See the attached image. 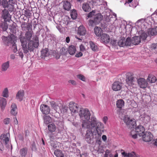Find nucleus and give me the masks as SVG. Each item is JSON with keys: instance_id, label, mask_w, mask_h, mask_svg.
I'll list each match as a JSON object with an SVG mask.
<instances>
[{"instance_id": "obj_11", "label": "nucleus", "mask_w": 157, "mask_h": 157, "mask_svg": "<svg viewBox=\"0 0 157 157\" xmlns=\"http://www.w3.org/2000/svg\"><path fill=\"white\" fill-rule=\"evenodd\" d=\"M50 103L52 108L54 110L53 112L51 110V114L56 117H57L59 115V113L57 112V111L59 109V106L54 101L50 102Z\"/></svg>"}, {"instance_id": "obj_21", "label": "nucleus", "mask_w": 157, "mask_h": 157, "mask_svg": "<svg viewBox=\"0 0 157 157\" xmlns=\"http://www.w3.org/2000/svg\"><path fill=\"white\" fill-rule=\"evenodd\" d=\"M156 79L157 78L154 75L151 74H149L148 76L147 81V82L150 83H152L156 81Z\"/></svg>"}, {"instance_id": "obj_24", "label": "nucleus", "mask_w": 157, "mask_h": 157, "mask_svg": "<svg viewBox=\"0 0 157 157\" xmlns=\"http://www.w3.org/2000/svg\"><path fill=\"white\" fill-rule=\"evenodd\" d=\"M7 104V101L6 99L3 98H0V106L1 109L3 110Z\"/></svg>"}, {"instance_id": "obj_14", "label": "nucleus", "mask_w": 157, "mask_h": 157, "mask_svg": "<svg viewBox=\"0 0 157 157\" xmlns=\"http://www.w3.org/2000/svg\"><path fill=\"white\" fill-rule=\"evenodd\" d=\"M110 40V36L107 33H102L100 37V40L102 43L108 44Z\"/></svg>"}, {"instance_id": "obj_26", "label": "nucleus", "mask_w": 157, "mask_h": 157, "mask_svg": "<svg viewBox=\"0 0 157 157\" xmlns=\"http://www.w3.org/2000/svg\"><path fill=\"white\" fill-rule=\"evenodd\" d=\"M132 44L136 45L139 44L141 42V39L140 36H135L132 38Z\"/></svg>"}, {"instance_id": "obj_47", "label": "nucleus", "mask_w": 157, "mask_h": 157, "mask_svg": "<svg viewBox=\"0 0 157 157\" xmlns=\"http://www.w3.org/2000/svg\"><path fill=\"white\" fill-rule=\"evenodd\" d=\"M69 22V18L68 16H65L64 18L63 23L65 25H67Z\"/></svg>"}, {"instance_id": "obj_36", "label": "nucleus", "mask_w": 157, "mask_h": 157, "mask_svg": "<svg viewBox=\"0 0 157 157\" xmlns=\"http://www.w3.org/2000/svg\"><path fill=\"white\" fill-rule=\"evenodd\" d=\"M48 130L51 132H54L56 130V127L53 124H49L48 125Z\"/></svg>"}, {"instance_id": "obj_6", "label": "nucleus", "mask_w": 157, "mask_h": 157, "mask_svg": "<svg viewBox=\"0 0 157 157\" xmlns=\"http://www.w3.org/2000/svg\"><path fill=\"white\" fill-rule=\"evenodd\" d=\"M123 121L127 126L130 128H132L136 126V122L135 120L128 115L124 116Z\"/></svg>"}, {"instance_id": "obj_28", "label": "nucleus", "mask_w": 157, "mask_h": 157, "mask_svg": "<svg viewBox=\"0 0 157 157\" xmlns=\"http://www.w3.org/2000/svg\"><path fill=\"white\" fill-rule=\"evenodd\" d=\"M124 102L123 100L120 99L116 101V106L117 108L121 109L124 106Z\"/></svg>"}, {"instance_id": "obj_18", "label": "nucleus", "mask_w": 157, "mask_h": 157, "mask_svg": "<svg viewBox=\"0 0 157 157\" xmlns=\"http://www.w3.org/2000/svg\"><path fill=\"white\" fill-rule=\"evenodd\" d=\"M122 83L118 81L114 82L112 85V89L115 91L120 90L122 87Z\"/></svg>"}, {"instance_id": "obj_60", "label": "nucleus", "mask_w": 157, "mask_h": 157, "mask_svg": "<svg viewBox=\"0 0 157 157\" xmlns=\"http://www.w3.org/2000/svg\"><path fill=\"white\" fill-rule=\"evenodd\" d=\"M133 0H127L126 1V2L124 3V5L127 6L128 5H129V6H131L130 5V3H131Z\"/></svg>"}, {"instance_id": "obj_16", "label": "nucleus", "mask_w": 157, "mask_h": 157, "mask_svg": "<svg viewBox=\"0 0 157 157\" xmlns=\"http://www.w3.org/2000/svg\"><path fill=\"white\" fill-rule=\"evenodd\" d=\"M137 82L139 86L142 88H145L147 87L148 83L147 81L143 78H140L137 79Z\"/></svg>"}, {"instance_id": "obj_52", "label": "nucleus", "mask_w": 157, "mask_h": 157, "mask_svg": "<svg viewBox=\"0 0 157 157\" xmlns=\"http://www.w3.org/2000/svg\"><path fill=\"white\" fill-rule=\"evenodd\" d=\"M10 119L8 118H7L4 119V123L5 124H9L10 122Z\"/></svg>"}, {"instance_id": "obj_56", "label": "nucleus", "mask_w": 157, "mask_h": 157, "mask_svg": "<svg viewBox=\"0 0 157 157\" xmlns=\"http://www.w3.org/2000/svg\"><path fill=\"white\" fill-rule=\"evenodd\" d=\"M69 83H71L73 85H76V81L73 80H70L68 81Z\"/></svg>"}, {"instance_id": "obj_50", "label": "nucleus", "mask_w": 157, "mask_h": 157, "mask_svg": "<svg viewBox=\"0 0 157 157\" xmlns=\"http://www.w3.org/2000/svg\"><path fill=\"white\" fill-rule=\"evenodd\" d=\"M7 2L8 5V6L6 7V8H8L9 7H11L13 6L12 4L14 3L13 0H8V1L7 0Z\"/></svg>"}, {"instance_id": "obj_64", "label": "nucleus", "mask_w": 157, "mask_h": 157, "mask_svg": "<svg viewBox=\"0 0 157 157\" xmlns=\"http://www.w3.org/2000/svg\"><path fill=\"white\" fill-rule=\"evenodd\" d=\"M102 139L104 141H105L107 140L106 136L105 135H103L102 136Z\"/></svg>"}, {"instance_id": "obj_53", "label": "nucleus", "mask_w": 157, "mask_h": 157, "mask_svg": "<svg viewBox=\"0 0 157 157\" xmlns=\"http://www.w3.org/2000/svg\"><path fill=\"white\" fill-rule=\"evenodd\" d=\"M80 50L81 52H84L86 51L85 47L83 44H81L79 46Z\"/></svg>"}, {"instance_id": "obj_62", "label": "nucleus", "mask_w": 157, "mask_h": 157, "mask_svg": "<svg viewBox=\"0 0 157 157\" xmlns=\"http://www.w3.org/2000/svg\"><path fill=\"white\" fill-rule=\"evenodd\" d=\"M19 56L22 59L24 56L23 54L21 52H20V51L18 52Z\"/></svg>"}, {"instance_id": "obj_44", "label": "nucleus", "mask_w": 157, "mask_h": 157, "mask_svg": "<svg viewBox=\"0 0 157 157\" xmlns=\"http://www.w3.org/2000/svg\"><path fill=\"white\" fill-rule=\"evenodd\" d=\"M42 56H48L49 53L48 52V49L45 48L43 49L41 52Z\"/></svg>"}, {"instance_id": "obj_57", "label": "nucleus", "mask_w": 157, "mask_h": 157, "mask_svg": "<svg viewBox=\"0 0 157 157\" xmlns=\"http://www.w3.org/2000/svg\"><path fill=\"white\" fill-rule=\"evenodd\" d=\"M136 154L133 152L132 151L130 153H129L128 157H135Z\"/></svg>"}, {"instance_id": "obj_22", "label": "nucleus", "mask_w": 157, "mask_h": 157, "mask_svg": "<svg viewBox=\"0 0 157 157\" xmlns=\"http://www.w3.org/2000/svg\"><path fill=\"white\" fill-rule=\"evenodd\" d=\"M90 47L92 51L97 52L99 50V48L97 44L92 41L89 42Z\"/></svg>"}, {"instance_id": "obj_55", "label": "nucleus", "mask_w": 157, "mask_h": 157, "mask_svg": "<svg viewBox=\"0 0 157 157\" xmlns=\"http://www.w3.org/2000/svg\"><path fill=\"white\" fill-rule=\"evenodd\" d=\"M157 48V43L153 44L151 45V50L156 49Z\"/></svg>"}, {"instance_id": "obj_49", "label": "nucleus", "mask_w": 157, "mask_h": 157, "mask_svg": "<svg viewBox=\"0 0 157 157\" xmlns=\"http://www.w3.org/2000/svg\"><path fill=\"white\" fill-rule=\"evenodd\" d=\"M11 45H12V48L13 49V52H16L17 51V46L16 44H15V41L14 42V43H12Z\"/></svg>"}, {"instance_id": "obj_54", "label": "nucleus", "mask_w": 157, "mask_h": 157, "mask_svg": "<svg viewBox=\"0 0 157 157\" xmlns=\"http://www.w3.org/2000/svg\"><path fill=\"white\" fill-rule=\"evenodd\" d=\"M96 24V23L95 22H94V20L93 19L90 20L89 21V25H91V26H93L94 25Z\"/></svg>"}, {"instance_id": "obj_40", "label": "nucleus", "mask_w": 157, "mask_h": 157, "mask_svg": "<svg viewBox=\"0 0 157 157\" xmlns=\"http://www.w3.org/2000/svg\"><path fill=\"white\" fill-rule=\"evenodd\" d=\"M2 95L5 98H7L9 97V91L7 88H6L4 89L2 92Z\"/></svg>"}, {"instance_id": "obj_30", "label": "nucleus", "mask_w": 157, "mask_h": 157, "mask_svg": "<svg viewBox=\"0 0 157 157\" xmlns=\"http://www.w3.org/2000/svg\"><path fill=\"white\" fill-rule=\"evenodd\" d=\"M68 51L70 55H74L76 51L75 47L73 45H71L68 47Z\"/></svg>"}, {"instance_id": "obj_20", "label": "nucleus", "mask_w": 157, "mask_h": 157, "mask_svg": "<svg viewBox=\"0 0 157 157\" xmlns=\"http://www.w3.org/2000/svg\"><path fill=\"white\" fill-rule=\"evenodd\" d=\"M148 36H154L157 34V26L153 28L149 29L147 31Z\"/></svg>"}, {"instance_id": "obj_13", "label": "nucleus", "mask_w": 157, "mask_h": 157, "mask_svg": "<svg viewBox=\"0 0 157 157\" xmlns=\"http://www.w3.org/2000/svg\"><path fill=\"white\" fill-rule=\"evenodd\" d=\"M2 20L6 23L7 21H10L11 19V17L9 14L7 10L4 9L2 11Z\"/></svg>"}, {"instance_id": "obj_1", "label": "nucleus", "mask_w": 157, "mask_h": 157, "mask_svg": "<svg viewBox=\"0 0 157 157\" xmlns=\"http://www.w3.org/2000/svg\"><path fill=\"white\" fill-rule=\"evenodd\" d=\"M33 32L32 31L27 32L25 34V37L21 36L20 39L21 43L23 52L25 53H27L29 51H32L35 48H37L39 46L38 38L37 36L34 37L31 40Z\"/></svg>"}, {"instance_id": "obj_43", "label": "nucleus", "mask_w": 157, "mask_h": 157, "mask_svg": "<svg viewBox=\"0 0 157 157\" xmlns=\"http://www.w3.org/2000/svg\"><path fill=\"white\" fill-rule=\"evenodd\" d=\"M96 14L95 10H93L88 14L87 19L88 18H91L92 19L94 18V17Z\"/></svg>"}, {"instance_id": "obj_48", "label": "nucleus", "mask_w": 157, "mask_h": 157, "mask_svg": "<svg viewBox=\"0 0 157 157\" xmlns=\"http://www.w3.org/2000/svg\"><path fill=\"white\" fill-rule=\"evenodd\" d=\"M77 78L80 80L85 82L86 78L82 74H78L77 75Z\"/></svg>"}, {"instance_id": "obj_46", "label": "nucleus", "mask_w": 157, "mask_h": 157, "mask_svg": "<svg viewBox=\"0 0 157 157\" xmlns=\"http://www.w3.org/2000/svg\"><path fill=\"white\" fill-rule=\"evenodd\" d=\"M68 50L65 47L62 48L60 50V53L62 55H66L67 53Z\"/></svg>"}, {"instance_id": "obj_37", "label": "nucleus", "mask_w": 157, "mask_h": 157, "mask_svg": "<svg viewBox=\"0 0 157 157\" xmlns=\"http://www.w3.org/2000/svg\"><path fill=\"white\" fill-rule=\"evenodd\" d=\"M139 32L140 34V39H141L143 40H145L147 37V35L146 33L143 30H141V32Z\"/></svg>"}, {"instance_id": "obj_32", "label": "nucleus", "mask_w": 157, "mask_h": 157, "mask_svg": "<svg viewBox=\"0 0 157 157\" xmlns=\"http://www.w3.org/2000/svg\"><path fill=\"white\" fill-rule=\"evenodd\" d=\"M83 10L85 12H89L90 10L91 7L90 6V3H84L82 6Z\"/></svg>"}, {"instance_id": "obj_31", "label": "nucleus", "mask_w": 157, "mask_h": 157, "mask_svg": "<svg viewBox=\"0 0 157 157\" xmlns=\"http://www.w3.org/2000/svg\"><path fill=\"white\" fill-rule=\"evenodd\" d=\"M102 29L98 27H96L94 29V33L97 36H101L102 34Z\"/></svg>"}, {"instance_id": "obj_7", "label": "nucleus", "mask_w": 157, "mask_h": 157, "mask_svg": "<svg viewBox=\"0 0 157 157\" xmlns=\"http://www.w3.org/2000/svg\"><path fill=\"white\" fill-rule=\"evenodd\" d=\"M9 134L6 133V134H2L1 136V141L0 142V150L2 151L4 150V146L2 143H5L6 147H8L9 144Z\"/></svg>"}, {"instance_id": "obj_45", "label": "nucleus", "mask_w": 157, "mask_h": 157, "mask_svg": "<svg viewBox=\"0 0 157 157\" xmlns=\"http://www.w3.org/2000/svg\"><path fill=\"white\" fill-rule=\"evenodd\" d=\"M56 27L60 33H64L65 31V29L61 25H57Z\"/></svg>"}, {"instance_id": "obj_10", "label": "nucleus", "mask_w": 157, "mask_h": 157, "mask_svg": "<svg viewBox=\"0 0 157 157\" xmlns=\"http://www.w3.org/2000/svg\"><path fill=\"white\" fill-rule=\"evenodd\" d=\"M69 106L71 113L72 114L78 113V111H79L80 109L78 105L72 101L70 102Z\"/></svg>"}, {"instance_id": "obj_59", "label": "nucleus", "mask_w": 157, "mask_h": 157, "mask_svg": "<svg viewBox=\"0 0 157 157\" xmlns=\"http://www.w3.org/2000/svg\"><path fill=\"white\" fill-rule=\"evenodd\" d=\"M26 25H27V24L25 22L22 23L21 24V27L22 29H23L24 30H25V29L26 28Z\"/></svg>"}, {"instance_id": "obj_38", "label": "nucleus", "mask_w": 157, "mask_h": 157, "mask_svg": "<svg viewBox=\"0 0 157 157\" xmlns=\"http://www.w3.org/2000/svg\"><path fill=\"white\" fill-rule=\"evenodd\" d=\"M54 154L57 157H63L64 156V154L61 151L59 150H55L54 151Z\"/></svg>"}, {"instance_id": "obj_12", "label": "nucleus", "mask_w": 157, "mask_h": 157, "mask_svg": "<svg viewBox=\"0 0 157 157\" xmlns=\"http://www.w3.org/2000/svg\"><path fill=\"white\" fill-rule=\"evenodd\" d=\"M126 82L129 86H131L133 85L135 82L133 74L131 73H127L126 77Z\"/></svg>"}, {"instance_id": "obj_4", "label": "nucleus", "mask_w": 157, "mask_h": 157, "mask_svg": "<svg viewBox=\"0 0 157 157\" xmlns=\"http://www.w3.org/2000/svg\"><path fill=\"white\" fill-rule=\"evenodd\" d=\"M107 15L105 17V20L107 22L110 23L109 24H111L113 26V27L115 28H119L120 24L121 22V21L120 20H117L116 19V15L114 14V17H113L112 15Z\"/></svg>"}, {"instance_id": "obj_27", "label": "nucleus", "mask_w": 157, "mask_h": 157, "mask_svg": "<svg viewBox=\"0 0 157 157\" xmlns=\"http://www.w3.org/2000/svg\"><path fill=\"white\" fill-rule=\"evenodd\" d=\"M102 17L100 13L96 14L94 17L93 19L96 24H98L102 19Z\"/></svg>"}, {"instance_id": "obj_2", "label": "nucleus", "mask_w": 157, "mask_h": 157, "mask_svg": "<svg viewBox=\"0 0 157 157\" xmlns=\"http://www.w3.org/2000/svg\"><path fill=\"white\" fill-rule=\"evenodd\" d=\"M92 124H90L86 128L90 129H88L86 131V133L85 135L86 140L89 144L91 143V140L93 135L92 129L94 128L95 129V133L98 134L99 137H100L102 133L104 132V124L100 121H98L97 118L95 117L94 121L92 122Z\"/></svg>"}, {"instance_id": "obj_25", "label": "nucleus", "mask_w": 157, "mask_h": 157, "mask_svg": "<svg viewBox=\"0 0 157 157\" xmlns=\"http://www.w3.org/2000/svg\"><path fill=\"white\" fill-rule=\"evenodd\" d=\"M86 33V31L83 25L80 26L78 29V33L80 35H84Z\"/></svg>"}, {"instance_id": "obj_8", "label": "nucleus", "mask_w": 157, "mask_h": 157, "mask_svg": "<svg viewBox=\"0 0 157 157\" xmlns=\"http://www.w3.org/2000/svg\"><path fill=\"white\" fill-rule=\"evenodd\" d=\"M2 39L4 44L7 46L11 45L16 40L15 36L13 34L7 37L3 36Z\"/></svg>"}, {"instance_id": "obj_61", "label": "nucleus", "mask_w": 157, "mask_h": 157, "mask_svg": "<svg viewBox=\"0 0 157 157\" xmlns=\"http://www.w3.org/2000/svg\"><path fill=\"white\" fill-rule=\"evenodd\" d=\"M121 154L124 157H128L129 153L123 152L121 153Z\"/></svg>"}, {"instance_id": "obj_3", "label": "nucleus", "mask_w": 157, "mask_h": 157, "mask_svg": "<svg viewBox=\"0 0 157 157\" xmlns=\"http://www.w3.org/2000/svg\"><path fill=\"white\" fill-rule=\"evenodd\" d=\"M79 115L82 121V127L86 128L89 126L90 123L94 121L95 117L92 116L90 117V113L87 109H80L78 112Z\"/></svg>"}, {"instance_id": "obj_58", "label": "nucleus", "mask_w": 157, "mask_h": 157, "mask_svg": "<svg viewBox=\"0 0 157 157\" xmlns=\"http://www.w3.org/2000/svg\"><path fill=\"white\" fill-rule=\"evenodd\" d=\"M83 55L82 53L81 52H78L76 53L75 55V56L76 57H79L82 56Z\"/></svg>"}, {"instance_id": "obj_5", "label": "nucleus", "mask_w": 157, "mask_h": 157, "mask_svg": "<svg viewBox=\"0 0 157 157\" xmlns=\"http://www.w3.org/2000/svg\"><path fill=\"white\" fill-rule=\"evenodd\" d=\"M145 131L144 127L140 125L136 127L135 131H132L131 132V135L133 138L136 139L137 138L138 136L140 137L142 136V134Z\"/></svg>"}, {"instance_id": "obj_23", "label": "nucleus", "mask_w": 157, "mask_h": 157, "mask_svg": "<svg viewBox=\"0 0 157 157\" xmlns=\"http://www.w3.org/2000/svg\"><path fill=\"white\" fill-rule=\"evenodd\" d=\"M24 91L22 90L19 91L16 95V98L20 101H21L23 99Z\"/></svg>"}, {"instance_id": "obj_42", "label": "nucleus", "mask_w": 157, "mask_h": 157, "mask_svg": "<svg viewBox=\"0 0 157 157\" xmlns=\"http://www.w3.org/2000/svg\"><path fill=\"white\" fill-rule=\"evenodd\" d=\"M77 14L76 10H73L71 11V16L72 19H76L77 17Z\"/></svg>"}, {"instance_id": "obj_39", "label": "nucleus", "mask_w": 157, "mask_h": 157, "mask_svg": "<svg viewBox=\"0 0 157 157\" xmlns=\"http://www.w3.org/2000/svg\"><path fill=\"white\" fill-rule=\"evenodd\" d=\"M51 120V118L49 116L45 115L44 117V123L46 124H49Z\"/></svg>"}, {"instance_id": "obj_34", "label": "nucleus", "mask_w": 157, "mask_h": 157, "mask_svg": "<svg viewBox=\"0 0 157 157\" xmlns=\"http://www.w3.org/2000/svg\"><path fill=\"white\" fill-rule=\"evenodd\" d=\"M63 7L64 9L67 10H70L71 8V5L70 3L67 1H65L63 2Z\"/></svg>"}, {"instance_id": "obj_51", "label": "nucleus", "mask_w": 157, "mask_h": 157, "mask_svg": "<svg viewBox=\"0 0 157 157\" xmlns=\"http://www.w3.org/2000/svg\"><path fill=\"white\" fill-rule=\"evenodd\" d=\"M156 12V13L152 15V17L153 18V20H154V22L157 23V9Z\"/></svg>"}, {"instance_id": "obj_9", "label": "nucleus", "mask_w": 157, "mask_h": 157, "mask_svg": "<svg viewBox=\"0 0 157 157\" xmlns=\"http://www.w3.org/2000/svg\"><path fill=\"white\" fill-rule=\"evenodd\" d=\"M118 44L120 46L122 47L125 46H130L133 44L132 39L129 37L127 38L126 40L124 37L121 38L119 41Z\"/></svg>"}, {"instance_id": "obj_15", "label": "nucleus", "mask_w": 157, "mask_h": 157, "mask_svg": "<svg viewBox=\"0 0 157 157\" xmlns=\"http://www.w3.org/2000/svg\"><path fill=\"white\" fill-rule=\"evenodd\" d=\"M143 140L145 142L150 141L153 140V136L151 133L149 132H144L142 134Z\"/></svg>"}, {"instance_id": "obj_17", "label": "nucleus", "mask_w": 157, "mask_h": 157, "mask_svg": "<svg viewBox=\"0 0 157 157\" xmlns=\"http://www.w3.org/2000/svg\"><path fill=\"white\" fill-rule=\"evenodd\" d=\"M40 109L41 112L44 114H48L50 113V108L46 105H41L40 106Z\"/></svg>"}, {"instance_id": "obj_29", "label": "nucleus", "mask_w": 157, "mask_h": 157, "mask_svg": "<svg viewBox=\"0 0 157 157\" xmlns=\"http://www.w3.org/2000/svg\"><path fill=\"white\" fill-rule=\"evenodd\" d=\"M127 25V22L124 21H121V22L119 27L121 29V30H123V32H126V27Z\"/></svg>"}, {"instance_id": "obj_63", "label": "nucleus", "mask_w": 157, "mask_h": 157, "mask_svg": "<svg viewBox=\"0 0 157 157\" xmlns=\"http://www.w3.org/2000/svg\"><path fill=\"white\" fill-rule=\"evenodd\" d=\"M108 120V117L106 116L104 117L103 119V121L104 123H105Z\"/></svg>"}, {"instance_id": "obj_33", "label": "nucleus", "mask_w": 157, "mask_h": 157, "mask_svg": "<svg viewBox=\"0 0 157 157\" xmlns=\"http://www.w3.org/2000/svg\"><path fill=\"white\" fill-rule=\"evenodd\" d=\"M10 66V62L7 61L3 63L2 65V71H5L7 70Z\"/></svg>"}, {"instance_id": "obj_19", "label": "nucleus", "mask_w": 157, "mask_h": 157, "mask_svg": "<svg viewBox=\"0 0 157 157\" xmlns=\"http://www.w3.org/2000/svg\"><path fill=\"white\" fill-rule=\"evenodd\" d=\"M18 110L17 105L16 104L12 103L10 107V113L11 114L14 116H15L17 114Z\"/></svg>"}, {"instance_id": "obj_35", "label": "nucleus", "mask_w": 157, "mask_h": 157, "mask_svg": "<svg viewBox=\"0 0 157 157\" xmlns=\"http://www.w3.org/2000/svg\"><path fill=\"white\" fill-rule=\"evenodd\" d=\"M0 26L4 31H6L8 28V25L2 19L0 21Z\"/></svg>"}, {"instance_id": "obj_41", "label": "nucleus", "mask_w": 157, "mask_h": 157, "mask_svg": "<svg viewBox=\"0 0 157 157\" xmlns=\"http://www.w3.org/2000/svg\"><path fill=\"white\" fill-rule=\"evenodd\" d=\"M7 0H0V6H2L4 8H6L8 6Z\"/></svg>"}]
</instances>
